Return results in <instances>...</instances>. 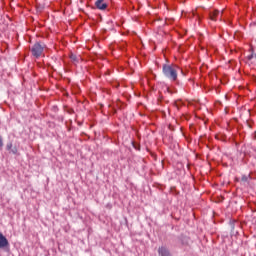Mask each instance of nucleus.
I'll return each instance as SVG.
<instances>
[{
  "mask_svg": "<svg viewBox=\"0 0 256 256\" xmlns=\"http://www.w3.org/2000/svg\"><path fill=\"white\" fill-rule=\"evenodd\" d=\"M165 63L162 65V73L170 79V81H177V70L173 68V64H169V59L167 55L164 54Z\"/></svg>",
  "mask_w": 256,
  "mask_h": 256,
  "instance_id": "nucleus-1",
  "label": "nucleus"
},
{
  "mask_svg": "<svg viewBox=\"0 0 256 256\" xmlns=\"http://www.w3.org/2000/svg\"><path fill=\"white\" fill-rule=\"evenodd\" d=\"M45 49V44H41L39 42L35 43L31 48V53L33 57H36V59H39L41 55H43V51Z\"/></svg>",
  "mask_w": 256,
  "mask_h": 256,
  "instance_id": "nucleus-2",
  "label": "nucleus"
},
{
  "mask_svg": "<svg viewBox=\"0 0 256 256\" xmlns=\"http://www.w3.org/2000/svg\"><path fill=\"white\" fill-rule=\"evenodd\" d=\"M4 247H9V240L0 232V249Z\"/></svg>",
  "mask_w": 256,
  "mask_h": 256,
  "instance_id": "nucleus-3",
  "label": "nucleus"
},
{
  "mask_svg": "<svg viewBox=\"0 0 256 256\" xmlns=\"http://www.w3.org/2000/svg\"><path fill=\"white\" fill-rule=\"evenodd\" d=\"M95 6L97 9H100V11H105V9H107V3H105V0H97L95 2Z\"/></svg>",
  "mask_w": 256,
  "mask_h": 256,
  "instance_id": "nucleus-4",
  "label": "nucleus"
},
{
  "mask_svg": "<svg viewBox=\"0 0 256 256\" xmlns=\"http://www.w3.org/2000/svg\"><path fill=\"white\" fill-rule=\"evenodd\" d=\"M6 149L7 151H9V153H12L13 155H17V147H13V143L9 142L6 145Z\"/></svg>",
  "mask_w": 256,
  "mask_h": 256,
  "instance_id": "nucleus-5",
  "label": "nucleus"
},
{
  "mask_svg": "<svg viewBox=\"0 0 256 256\" xmlns=\"http://www.w3.org/2000/svg\"><path fill=\"white\" fill-rule=\"evenodd\" d=\"M217 15H219V10H213L212 12H210L211 21H215V17H217Z\"/></svg>",
  "mask_w": 256,
  "mask_h": 256,
  "instance_id": "nucleus-6",
  "label": "nucleus"
},
{
  "mask_svg": "<svg viewBox=\"0 0 256 256\" xmlns=\"http://www.w3.org/2000/svg\"><path fill=\"white\" fill-rule=\"evenodd\" d=\"M229 225L231 227V235H235V220H230Z\"/></svg>",
  "mask_w": 256,
  "mask_h": 256,
  "instance_id": "nucleus-7",
  "label": "nucleus"
},
{
  "mask_svg": "<svg viewBox=\"0 0 256 256\" xmlns=\"http://www.w3.org/2000/svg\"><path fill=\"white\" fill-rule=\"evenodd\" d=\"M70 59H71V61H73L74 63H79V59H81V57H80V56H77V55H75V54H71V55H70Z\"/></svg>",
  "mask_w": 256,
  "mask_h": 256,
  "instance_id": "nucleus-8",
  "label": "nucleus"
},
{
  "mask_svg": "<svg viewBox=\"0 0 256 256\" xmlns=\"http://www.w3.org/2000/svg\"><path fill=\"white\" fill-rule=\"evenodd\" d=\"M161 256H171V253L169 252V250H167V248H161Z\"/></svg>",
  "mask_w": 256,
  "mask_h": 256,
  "instance_id": "nucleus-9",
  "label": "nucleus"
},
{
  "mask_svg": "<svg viewBox=\"0 0 256 256\" xmlns=\"http://www.w3.org/2000/svg\"><path fill=\"white\" fill-rule=\"evenodd\" d=\"M188 239H189V238H187V237H182V239H181L182 245H187V243H189V242H188Z\"/></svg>",
  "mask_w": 256,
  "mask_h": 256,
  "instance_id": "nucleus-10",
  "label": "nucleus"
},
{
  "mask_svg": "<svg viewBox=\"0 0 256 256\" xmlns=\"http://www.w3.org/2000/svg\"><path fill=\"white\" fill-rule=\"evenodd\" d=\"M241 181H243L244 183H247L249 181V177H247L246 175H243L241 178Z\"/></svg>",
  "mask_w": 256,
  "mask_h": 256,
  "instance_id": "nucleus-11",
  "label": "nucleus"
},
{
  "mask_svg": "<svg viewBox=\"0 0 256 256\" xmlns=\"http://www.w3.org/2000/svg\"><path fill=\"white\" fill-rule=\"evenodd\" d=\"M253 57H254V54H253V53L250 54V55H248V56H247L248 61H251V59H253Z\"/></svg>",
  "mask_w": 256,
  "mask_h": 256,
  "instance_id": "nucleus-12",
  "label": "nucleus"
},
{
  "mask_svg": "<svg viewBox=\"0 0 256 256\" xmlns=\"http://www.w3.org/2000/svg\"><path fill=\"white\" fill-rule=\"evenodd\" d=\"M3 147V138L0 136V149Z\"/></svg>",
  "mask_w": 256,
  "mask_h": 256,
  "instance_id": "nucleus-13",
  "label": "nucleus"
},
{
  "mask_svg": "<svg viewBox=\"0 0 256 256\" xmlns=\"http://www.w3.org/2000/svg\"><path fill=\"white\" fill-rule=\"evenodd\" d=\"M161 115H162V117H163V116L165 115V112L162 111V112H161Z\"/></svg>",
  "mask_w": 256,
  "mask_h": 256,
  "instance_id": "nucleus-14",
  "label": "nucleus"
},
{
  "mask_svg": "<svg viewBox=\"0 0 256 256\" xmlns=\"http://www.w3.org/2000/svg\"><path fill=\"white\" fill-rule=\"evenodd\" d=\"M158 253H161V248L158 249Z\"/></svg>",
  "mask_w": 256,
  "mask_h": 256,
  "instance_id": "nucleus-15",
  "label": "nucleus"
},
{
  "mask_svg": "<svg viewBox=\"0 0 256 256\" xmlns=\"http://www.w3.org/2000/svg\"><path fill=\"white\" fill-rule=\"evenodd\" d=\"M162 54L165 55V51L164 50H162Z\"/></svg>",
  "mask_w": 256,
  "mask_h": 256,
  "instance_id": "nucleus-16",
  "label": "nucleus"
}]
</instances>
